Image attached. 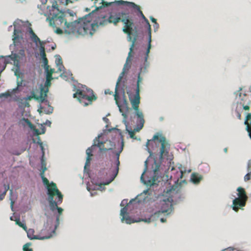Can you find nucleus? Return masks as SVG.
Wrapping results in <instances>:
<instances>
[{
    "label": "nucleus",
    "instance_id": "f257e3e1",
    "mask_svg": "<svg viewBox=\"0 0 251 251\" xmlns=\"http://www.w3.org/2000/svg\"><path fill=\"white\" fill-rule=\"evenodd\" d=\"M108 21L110 23H113L115 25H116L118 23L121 21L124 25V26L123 28V31L125 33H126L128 35L129 40H132L131 36H134V38L132 41V45L131 46V47L130 48V51L128 53V56L126 59V62L124 65L122 72L120 74L118 77L115 87V94L114 95V100L116 101V103L119 108L120 112H122L121 106L118 101L119 96L118 93V89L121 81L123 79L125 74L126 73V72L129 70L130 68V66H128L127 64V62L129 60V58L131 56V52L132 51L135 42L136 40V38L138 36V33L136 27L135 26L134 27V24L132 19L130 18L129 16L126 14L122 13L121 16L120 17L116 14L111 15L109 17Z\"/></svg>",
    "mask_w": 251,
    "mask_h": 251
},
{
    "label": "nucleus",
    "instance_id": "f03ea898",
    "mask_svg": "<svg viewBox=\"0 0 251 251\" xmlns=\"http://www.w3.org/2000/svg\"><path fill=\"white\" fill-rule=\"evenodd\" d=\"M65 16V12L62 11L55 14L52 13V18L56 24L60 25L64 24L65 32L68 34L77 33L82 35L92 36L96 30V28L98 27L97 24L92 21L90 14L71 23L67 22L64 19Z\"/></svg>",
    "mask_w": 251,
    "mask_h": 251
},
{
    "label": "nucleus",
    "instance_id": "7ed1b4c3",
    "mask_svg": "<svg viewBox=\"0 0 251 251\" xmlns=\"http://www.w3.org/2000/svg\"><path fill=\"white\" fill-rule=\"evenodd\" d=\"M141 72L138 74V79L137 82L136 89L135 90V94L132 95V94H128V98L129 101L131 103L133 109L136 112V115L138 118V130H140L144 126L145 120L144 119V115L143 113L139 111V105L140 103V84L142 82L143 78L140 75Z\"/></svg>",
    "mask_w": 251,
    "mask_h": 251
},
{
    "label": "nucleus",
    "instance_id": "20e7f679",
    "mask_svg": "<svg viewBox=\"0 0 251 251\" xmlns=\"http://www.w3.org/2000/svg\"><path fill=\"white\" fill-rule=\"evenodd\" d=\"M156 141H158L161 144V147L159 151V159L160 161L163 162L164 159H166L167 160H169V163H170V161L172 160L171 156L169 154L170 145L166 140L165 137L162 134L157 133L154 135L152 139L148 140L146 146L149 152H151L149 146L153 143L156 145Z\"/></svg>",
    "mask_w": 251,
    "mask_h": 251
},
{
    "label": "nucleus",
    "instance_id": "39448f33",
    "mask_svg": "<svg viewBox=\"0 0 251 251\" xmlns=\"http://www.w3.org/2000/svg\"><path fill=\"white\" fill-rule=\"evenodd\" d=\"M45 170L43 172L40 173V176L42 178L43 183L47 186V189L48 190L47 194L48 195V198L50 199L51 203L53 204V199L54 197L56 196L59 198V202H62L63 201V195L58 190L56 184L51 182L50 183H49L48 179L45 177Z\"/></svg>",
    "mask_w": 251,
    "mask_h": 251
},
{
    "label": "nucleus",
    "instance_id": "423d86ee",
    "mask_svg": "<svg viewBox=\"0 0 251 251\" xmlns=\"http://www.w3.org/2000/svg\"><path fill=\"white\" fill-rule=\"evenodd\" d=\"M73 97L77 98L79 101L85 106L91 104L93 101L97 99L93 91L91 89H86V90L77 89Z\"/></svg>",
    "mask_w": 251,
    "mask_h": 251
},
{
    "label": "nucleus",
    "instance_id": "0eeeda50",
    "mask_svg": "<svg viewBox=\"0 0 251 251\" xmlns=\"http://www.w3.org/2000/svg\"><path fill=\"white\" fill-rule=\"evenodd\" d=\"M172 199L167 198L161 201V210L156 212L154 214L159 216L161 213H167V215L170 214L173 211V205L172 203Z\"/></svg>",
    "mask_w": 251,
    "mask_h": 251
},
{
    "label": "nucleus",
    "instance_id": "6e6552de",
    "mask_svg": "<svg viewBox=\"0 0 251 251\" xmlns=\"http://www.w3.org/2000/svg\"><path fill=\"white\" fill-rule=\"evenodd\" d=\"M127 213V208L125 207L121 210V215L123 217L122 221H125L126 224H130L131 223L138 222L140 221H144L146 223H150L151 221V218L148 219H142L139 220H132L129 216H126V215Z\"/></svg>",
    "mask_w": 251,
    "mask_h": 251
},
{
    "label": "nucleus",
    "instance_id": "1a4fd4ad",
    "mask_svg": "<svg viewBox=\"0 0 251 251\" xmlns=\"http://www.w3.org/2000/svg\"><path fill=\"white\" fill-rule=\"evenodd\" d=\"M116 2L118 5H125V6H126L128 7H132L135 9L137 10L139 12L142 18L143 19H145L146 17L144 16V15L143 14L142 11H141L139 6L136 5L134 2H129V1H124V0H117L116 1Z\"/></svg>",
    "mask_w": 251,
    "mask_h": 251
},
{
    "label": "nucleus",
    "instance_id": "9d476101",
    "mask_svg": "<svg viewBox=\"0 0 251 251\" xmlns=\"http://www.w3.org/2000/svg\"><path fill=\"white\" fill-rule=\"evenodd\" d=\"M247 200L236 198L233 201L232 209L236 212L245 206Z\"/></svg>",
    "mask_w": 251,
    "mask_h": 251
},
{
    "label": "nucleus",
    "instance_id": "9b49d317",
    "mask_svg": "<svg viewBox=\"0 0 251 251\" xmlns=\"http://www.w3.org/2000/svg\"><path fill=\"white\" fill-rule=\"evenodd\" d=\"M56 199H57V201H55L54 200V198L53 199V203H51V202L50 201V199L49 198H48V200L49 202L50 208V209L52 211H54L56 209H57V211H58V213L60 215H61L62 213L63 209L62 208H61V207H58L57 205L58 204H60L62 202H59V198L57 197Z\"/></svg>",
    "mask_w": 251,
    "mask_h": 251
},
{
    "label": "nucleus",
    "instance_id": "f8f14e48",
    "mask_svg": "<svg viewBox=\"0 0 251 251\" xmlns=\"http://www.w3.org/2000/svg\"><path fill=\"white\" fill-rule=\"evenodd\" d=\"M23 39L22 36V32L21 30L15 28L14 30L13 35V43L15 45H19V43H20L21 41Z\"/></svg>",
    "mask_w": 251,
    "mask_h": 251
},
{
    "label": "nucleus",
    "instance_id": "ddd939ff",
    "mask_svg": "<svg viewBox=\"0 0 251 251\" xmlns=\"http://www.w3.org/2000/svg\"><path fill=\"white\" fill-rule=\"evenodd\" d=\"M27 235V237L31 240L33 239H39V240H44L46 239H48L50 238L52 235L50 234L48 236H39L38 235H34V230L33 229L30 228L28 229L27 230H26Z\"/></svg>",
    "mask_w": 251,
    "mask_h": 251
},
{
    "label": "nucleus",
    "instance_id": "4468645a",
    "mask_svg": "<svg viewBox=\"0 0 251 251\" xmlns=\"http://www.w3.org/2000/svg\"><path fill=\"white\" fill-rule=\"evenodd\" d=\"M28 32L29 34L30 39L35 43L37 44L39 43L40 45L45 43L43 41H41L39 38L36 35V34L33 31L32 28L31 27L28 28Z\"/></svg>",
    "mask_w": 251,
    "mask_h": 251
},
{
    "label": "nucleus",
    "instance_id": "2eb2a0df",
    "mask_svg": "<svg viewBox=\"0 0 251 251\" xmlns=\"http://www.w3.org/2000/svg\"><path fill=\"white\" fill-rule=\"evenodd\" d=\"M143 19L144 20V21H145L147 25L148 30V33H149V43L148 49H147V56H148V53L150 52V49H151V25H150V23H149V22L148 20L146 17H145V19ZM147 58V57H146V59Z\"/></svg>",
    "mask_w": 251,
    "mask_h": 251
},
{
    "label": "nucleus",
    "instance_id": "dca6fc26",
    "mask_svg": "<svg viewBox=\"0 0 251 251\" xmlns=\"http://www.w3.org/2000/svg\"><path fill=\"white\" fill-rule=\"evenodd\" d=\"M99 138H100V137L99 136L98 138V139L96 138L94 140V146H95V147L97 146V147H99L100 148V151L108 150L107 149L104 148V144L105 143V142H102V141L101 142L99 140ZM110 149H111V148L108 149V150H110Z\"/></svg>",
    "mask_w": 251,
    "mask_h": 251
},
{
    "label": "nucleus",
    "instance_id": "f3484780",
    "mask_svg": "<svg viewBox=\"0 0 251 251\" xmlns=\"http://www.w3.org/2000/svg\"><path fill=\"white\" fill-rule=\"evenodd\" d=\"M49 91L48 88H45L42 87L41 88L40 96L39 97L40 101L41 102L44 101L47 97V93Z\"/></svg>",
    "mask_w": 251,
    "mask_h": 251
},
{
    "label": "nucleus",
    "instance_id": "a211bd4d",
    "mask_svg": "<svg viewBox=\"0 0 251 251\" xmlns=\"http://www.w3.org/2000/svg\"><path fill=\"white\" fill-rule=\"evenodd\" d=\"M237 191H238L237 195L238 196V198L246 200H248V197L247 196L246 192L244 188L239 187L237 188Z\"/></svg>",
    "mask_w": 251,
    "mask_h": 251
},
{
    "label": "nucleus",
    "instance_id": "6ab92c4d",
    "mask_svg": "<svg viewBox=\"0 0 251 251\" xmlns=\"http://www.w3.org/2000/svg\"><path fill=\"white\" fill-rule=\"evenodd\" d=\"M23 120H24L26 123V124L28 125L29 127L31 129L34 130L37 134L38 135V134H41V133L39 132V131L38 129H36L35 126L34 125H33L31 123V122L28 119L23 118ZM45 133V130H43L42 133Z\"/></svg>",
    "mask_w": 251,
    "mask_h": 251
},
{
    "label": "nucleus",
    "instance_id": "aec40b11",
    "mask_svg": "<svg viewBox=\"0 0 251 251\" xmlns=\"http://www.w3.org/2000/svg\"><path fill=\"white\" fill-rule=\"evenodd\" d=\"M95 147L94 144L91 147L88 148L86 150V154L87 155V159L85 163V166L90 164V161L91 160V157L93 156L92 152L93 149Z\"/></svg>",
    "mask_w": 251,
    "mask_h": 251
},
{
    "label": "nucleus",
    "instance_id": "412c9836",
    "mask_svg": "<svg viewBox=\"0 0 251 251\" xmlns=\"http://www.w3.org/2000/svg\"><path fill=\"white\" fill-rule=\"evenodd\" d=\"M191 179L194 183L198 184L202 179V177L198 174L193 173L191 175Z\"/></svg>",
    "mask_w": 251,
    "mask_h": 251
},
{
    "label": "nucleus",
    "instance_id": "4be33fe9",
    "mask_svg": "<svg viewBox=\"0 0 251 251\" xmlns=\"http://www.w3.org/2000/svg\"><path fill=\"white\" fill-rule=\"evenodd\" d=\"M45 43H44L43 44L41 43L40 48V54L41 56V57L43 58L46 57V54L45 52V49L44 47V44Z\"/></svg>",
    "mask_w": 251,
    "mask_h": 251
},
{
    "label": "nucleus",
    "instance_id": "5701e85b",
    "mask_svg": "<svg viewBox=\"0 0 251 251\" xmlns=\"http://www.w3.org/2000/svg\"><path fill=\"white\" fill-rule=\"evenodd\" d=\"M31 245V243H27L24 245L23 250L24 251H33L32 249L30 248Z\"/></svg>",
    "mask_w": 251,
    "mask_h": 251
},
{
    "label": "nucleus",
    "instance_id": "b1692460",
    "mask_svg": "<svg viewBox=\"0 0 251 251\" xmlns=\"http://www.w3.org/2000/svg\"><path fill=\"white\" fill-rule=\"evenodd\" d=\"M32 99H34L35 100H39L40 101V99H39V97L37 96H36L34 92H32V94L30 96H29L27 97L26 98V100H31Z\"/></svg>",
    "mask_w": 251,
    "mask_h": 251
},
{
    "label": "nucleus",
    "instance_id": "393cba45",
    "mask_svg": "<svg viewBox=\"0 0 251 251\" xmlns=\"http://www.w3.org/2000/svg\"><path fill=\"white\" fill-rule=\"evenodd\" d=\"M16 224L18 225L19 226L22 227L25 230H26L27 227L26 225L22 223L21 222H20L19 219L16 220Z\"/></svg>",
    "mask_w": 251,
    "mask_h": 251
},
{
    "label": "nucleus",
    "instance_id": "a878e982",
    "mask_svg": "<svg viewBox=\"0 0 251 251\" xmlns=\"http://www.w3.org/2000/svg\"><path fill=\"white\" fill-rule=\"evenodd\" d=\"M11 96V94L9 92H6L4 93H1L0 94V98L5 97V98H8V97H10Z\"/></svg>",
    "mask_w": 251,
    "mask_h": 251
},
{
    "label": "nucleus",
    "instance_id": "bb28decb",
    "mask_svg": "<svg viewBox=\"0 0 251 251\" xmlns=\"http://www.w3.org/2000/svg\"><path fill=\"white\" fill-rule=\"evenodd\" d=\"M240 104L242 105L243 107V109L245 110H249L250 109V107L249 106H248V105H245V102H242V101H240Z\"/></svg>",
    "mask_w": 251,
    "mask_h": 251
},
{
    "label": "nucleus",
    "instance_id": "cd10ccee",
    "mask_svg": "<svg viewBox=\"0 0 251 251\" xmlns=\"http://www.w3.org/2000/svg\"><path fill=\"white\" fill-rule=\"evenodd\" d=\"M42 59L43 60L44 64L45 65V67L46 69H48V68L49 67V66L48 65V59L47 58V57H45V58H43Z\"/></svg>",
    "mask_w": 251,
    "mask_h": 251
},
{
    "label": "nucleus",
    "instance_id": "c85d7f7f",
    "mask_svg": "<svg viewBox=\"0 0 251 251\" xmlns=\"http://www.w3.org/2000/svg\"><path fill=\"white\" fill-rule=\"evenodd\" d=\"M251 172L248 173L247 175H245L244 177V180L245 181H247L251 179Z\"/></svg>",
    "mask_w": 251,
    "mask_h": 251
},
{
    "label": "nucleus",
    "instance_id": "c756f323",
    "mask_svg": "<svg viewBox=\"0 0 251 251\" xmlns=\"http://www.w3.org/2000/svg\"><path fill=\"white\" fill-rule=\"evenodd\" d=\"M52 8H53L55 10H56V11H57L58 12L60 11L59 9H58V4L56 2H54L53 4H52Z\"/></svg>",
    "mask_w": 251,
    "mask_h": 251
},
{
    "label": "nucleus",
    "instance_id": "7c9ffc66",
    "mask_svg": "<svg viewBox=\"0 0 251 251\" xmlns=\"http://www.w3.org/2000/svg\"><path fill=\"white\" fill-rule=\"evenodd\" d=\"M51 85L50 81L49 80V79H46V81L45 82V86L46 88H48L50 87Z\"/></svg>",
    "mask_w": 251,
    "mask_h": 251
},
{
    "label": "nucleus",
    "instance_id": "2f4dec72",
    "mask_svg": "<svg viewBox=\"0 0 251 251\" xmlns=\"http://www.w3.org/2000/svg\"><path fill=\"white\" fill-rule=\"evenodd\" d=\"M150 19L151 20V21L152 22L154 23V24H155L156 25V27L157 28H158L159 27V25L156 22V19H155V18H154L153 17H150Z\"/></svg>",
    "mask_w": 251,
    "mask_h": 251
},
{
    "label": "nucleus",
    "instance_id": "473e14b6",
    "mask_svg": "<svg viewBox=\"0 0 251 251\" xmlns=\"http://www.w3.org/2000/svg\"><path fill=\"white\" fill-rule=\"evenodd\" d=\"M56 63L57 65H59L60 64H62V59L59 55H58V58H56Z\"/></svg>",
    "mask_w": 251,
    "mask_h": 251
},
{
    "label": "nucleus",
    "instance_id": "72a5a7b5",
    "mask_svg": "<svg viewBox=\"0 0 251 251\" xmlns=\"http://www.w3.org/2000/svg\"><path fill=\"white\" fill-rule=\"evenodd\" d=\"M9 186L8 185L7 186V189H6L5 188V191L4 192V193L2 194H1L0 196V200H2L3 199V197H4L5 195L6 194V191L9 189Z\"/></svg>",
    "mask_w": 251,
    "mask_h": 251
},
{
    "label": "nucleus",
    "instance_id": "f704fd0d",
    "mask_svg": "<svg viewBox=\"0 0 251 251\" xmlns=\"http://www.w3.org/2000/svg\"><path fill=\"white\" fill-rule=\"evenodd\" d=\"M119 153H118L117 154V169H116V175L117 174L118 172V170H119V167L118 166L120 164V161L119 160Z\"/></svg>",
    "mask_w": 251,
    "mask_h": 251
},
{
    "label": "nucleus",
    "instance_id": "c9c22d12",
    "mask_svg": "<svg viewBox=\"0 0 251 251\" xmlns=\"http://www.w3.org/2000/svg\"><path fill=\"white\" fill-rule=\"evenodd\" d=\"M46 79H49L50 81L52 79L51 73H47Z\"/></svg>",
    "mask_w": 251,
    "mask_h": 251
},
{
    "label": "nucleus",
    "instance_id": "e433bc0d",
    "mask_svg": "<svg viewBox=\"0 0 251 251\" xmlns=\"http://www.w3.org/2000/svg\"><path fill=\"white\" fill-rule=\"evenodd\" d=\"M129 134L131 138H133V139L135 138H134L135 134H134V132L133 131H129Z\"/></svg>",
    "mask_w": 251,
    "mask_h": 251
},
{
    "label": "nucleus",
    "instance_id": "4c0bfd02",
    "mask_svg": "<svg viewBox=\"0 0 251 251\" xmlns=\"http://www.w3.org/2000/svg\"><path fill=\"white\" fill-rule=\"evenodd\" d=\"M222 251H235V249L232 248H228L227 249H225L223 250Z\"/></svg>",
    "mask_w": 251,
    "mask_h": 251
},
{
    "label": "nucleus",
    "instance_id": "58836bf2",
    "mask_svg": "<svg viewBox=\"0 0 251 251\" xmlns=\"http://www.w3.org/2000/svg\"><path fill=\"white\" fill-rule=\"evenodd\" d=\"M45 170V172L47 170V168L46 167V165L45 164H44L43 163H42V172H43V171Z\"/></svg>",
    "mask_w": 251,
    "mask_h": 251
},
{
    "label": "nucleus",
    "instance_id": "ea45409f",
    "mask_svg": "<svg viewBox=\"0 0 251 251\" xmlns=\"http://www.w3.org/2000/svg\"><path fill=\"white\" fill-rule=\"evenodd\" d=\"M147 160H146V161H145V165H146V168H147ZM146 169H145V170L144 172L143 173V174H142V176H141V180H142V179H143V175H144V174H145V172H146Z\"/></svg>",
    "mask_w": 251,
    "mask_h": 251
},
{
    "label": "nucleus",
    "instance_id": "a19ab883",
    "mask_svg": "<svg viewBox=\"0 0 251 251\" xmlns=\"http://www.w3.org/2000/svg\"><path fill=\"white\" fill-rule=\"evenodd\" d=\"M47 71V73H51V75H52V74L54 73V69H50V70H49V68H48V69H46Z\"/></svg>",
    "mask_w": 251,
    "mask_h": 251
},
{
    "label": "nucleus",
    "instance_id": "79ce46f5",
    "mask_svg": "<svg viewBox=\"0 0 251 251\" xmlns=\"http://www.w3.org/2000/svg\"><path fill=\"white\" fill-rule=\"evenodd\" d=\"M56 32L58 34H61L63 33V31L60 28H57L56 30Z\"/></svg>",
    "mask_w": 251,
    "mask_h": 251
},
{
    "label": "nucleus",
    "instance_id": "37998d69",
    "mask_svg": "<svg viewBox=\"0 0 251 251\" xmlns=\"http://www.w3.org/2000/svg\"><path fill=\"white\" fill-rule=\"evenodd\" d=\"M159 166L156 165V168L154 169V173L157 172L159 170Z\"/></svg>",
    "mask_w": 251,
    "mask_h": 251
},
{
    "label": "nucleus",
    "instance_id": "c03bdc74",
    "mask_svg": "<svg viewBox=\"0 0 251 251\" xmlns=\"http://www.w3.org/2000/svg\"><path fill=\"white\" fill-rule=\"evenodd\" d=\"M105 94H111L112 93V92H110L109 89H107V90H106L105 91Z\"/></svg>",
    "mask_w": 251,
    "mask_h": 251
},
{
    "label": "nucleus",
    "instance_id": "a18cd8bd",
    "mask_svg": "<svg viewBox=\"0 0 251 251\" xmlns=\"http://www.w3.org/2000/svg\"><path fill=\"white\" fill-rule=\"evenodd\" d=\"M160 221L162 223H165L166 222V219H164V218H161L160 219Z\"/></svg>",
    "mask_w": 251,
    "mask_h": 251
},
{
    "label": "nucleus",
    "instance_id": "49530a36",
    "mask_svg": "<svg viewBox=\"0 0 251 251\" xmlns=\"http://www.w3.org/2000/svg\"><path fill=\"white\" fill-rule=\"evenodd\" d=\"M247 99V96L246 95H244V98L241 99L242 101H243L244 100H246Z\"/></svg>",
    "mask_w": 251,
    "mask_h": 251
},
{
    "label": "nucleus",
    "instance_id": "de8ad7c7",
    "mask_svg": "<svg viewBox=\"0 0 251 251\" xmlns=\"http://www.w3.org/2000/svg\"><path fill=\"white\" fill-rule=\"evenodd\" d=\"M14 201L12 200L11 201V207L12 208L13 206Z\"/></svg>",
    "mask_w": 251,
    "mask_h": 251
},
{
    "label": "nucleus",
    "instance_id": "09e8293b",
    "mask_svg": "<svg viewBox=\"0 0 251 251\" xmlns=\"http://www.w3.org/2000/svg\"><path fill=\"white\" fill-rule=\"evenodd\" d=\"M124 103L125 104V105L127 106V101L126 100V99H125L124 100Z\"/></svg>",
    "mask_w": 251,
    "mask_h": 251
},
{
    "label": "nucleus",
    "instance_id": "8fccbe9b",
    "mask_svg": "<svg viewBox=\"0 0 251 251\" xmlns=\"http://www.w3.org/2000/svg\"><path fill=\"white\" fill-rule=\"evenodd\" d=\"M180 178H182V176H183V173L181 171H180Z\"/></svg>",
    "mask_w": 251,
    "mask_h": 251
},
{
    "label": "nucleus",
    "instance_id": "3c124183",
    "mask_svg": "<svg viewBox=\"0 0 251 251\" xmlns=\"http://www.w3.org/2000/svg\"><path fill=\"white\" fill-rule=\"evenodd\" d=\"M238 117L239 119H241V115L240 113H238Z\"/></svg>",
    "mask_w": 251,
    "mask_h": 251
},
{
    "label": "nucleus",
    "instance_id": "603ef678",
    "mask_svg": "<svg viewBox=\"0 0 251 251\" xmlns=\"http://www.w3.org/2000/svg\"><path fill=\"white\" fill-rule=\"evenodd\" d=\"M39 144L40 145V146H41L42 147V149H43V146H42V143L40 142V143H39Z\"/></svg>",
    "mask_w": 251,
    "mask_h": 251
},
{
    "label": "nucleus",
    "instance_id": "864d4df0",
    "mask_svg": "<svg viewBox=\"0 0 251 251\" xmlns=\"http://www.w3.org/2000/svg\"><path fill=\"white\" fill-rule=\"evenodd\" d=\"M153 26H154V27L155 28H156V29H157V28H157V27H156V25L155 24H154V25Z\"/></svg>",
    "mask_w": 251,
    "mask_h": 251
},
{
    "label": "nucleus",
    "instance_id": "5fc2aeb1",
    "mask_svg": "<svg viewBox=\"0 0 251 251\" xmlns=\"http://www.w3.org/2000/svg\"><path fill=\"white\" fill-rule=\"evenodd\" d=\"M59 216H58V217H57V219H56V220H57V222H58V221H59Z\"/></svg>",
    "mask_w": 251,
    "mask_h": 251
},
{
    "label": "nucleus",
    "instance_id": "6e6d98bb",
    "mask_svg": "<svg viewBox=\"0 0 251 251\" xmlns=\"http://www.w3.org/2000/svg\"><path fill=\"white\" fill-rule=\"evenodd\" d=\"M122 115H123V116H124L125 117H126V115H125V114H123Z\"/></svg>",
    "mask_w": 251,
    "mask_h": 251
},
{
    "label": "nucleus",
    "instance_id": "4d7b16f0",
    "mask_svg": "<svg viewBox=\"0 0 251 251\" xmlns=\"http://www.w3.org/2000/svg\"><path fill=\"white\" fill-rule=\"evenodd\" d=\"M227 151V149H225V151Z\"/></svg>",
    "mask_w": 251,
    "mask_h": 251
}]
</instances>
